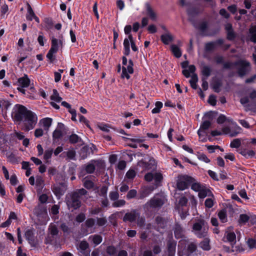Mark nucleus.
Instances as JSON below:
<instances>
[{
	"mask_svg": "<svg viewBox=\"0 0 256 256\" xmlns=\"http://www.w3.org/2000/svg\"><path fill=\"white\" fill-rule=\"evenodd\" d=\"M12 113L16 120L24 122L26 131L33 129L37 123L36 114L22 105H15Z\"/></svg>",
	"mask_w": 256,
	"mask_h": 256,
	"instance_id": "obj_1",
	"label": "nucleus"
},
{
	"mask_svg": "<svg viewBox=\"0 0 256 256\" xmlns=\"http://www.w3.org/2000/svg\"><path fill=\"white\" fill-rule=\"evenodd\" d=\"M86 194V191L84 189L82 188L78 192L67 195L66 201L68 208L74 209L78 208L80 206V196L84 195Z\"/></svg>",
	"mask_w": 256,
	"mask_h": 256,
	"instance_id": "obj_2",
	"label": "nucleus"
},
{
	"mask_svg": "<svg viewBox=\"0 0 256 256\" xmlns=\"http://www.w3.org/2000/svg\"><path fill=\"white\" fill-rule=\"evenodd\" d=\"M51 48L46 54V58L52 62L54 59V54H56L60 48H62L64 40L62 36L56 38L54 36L51 38Z\"/></svg>",
	"mask_w": 256,
	"mask_h": 256,
	"instance_id": "obj_3",
	"label": "nucleus"
},
{
	"mask_svg": "<svg viewBox=\"0 0 256 256\" xmlns=\"http://www.w3.org/2000/svg\"><path fill=\"white\" fill-rule=\"evenodd\" d=\"M192 229L194 234L198 238H204L207 235L208 227L204 220H200L194 224Z\"/></svg>",
	"mask_w": 256,
	"mask_h": 256,
	"instance_id": "obj_4",
	"label": "nucleus"
},
{
	"mask_svg": "<svg viewBox=\"0 0 256 256\" xmlns=\"http://www.w3.org/2000/svg\"><path fill=\"white\" fill-rule=\"evenodd\" d=\"M194 182V178L187 175H180L178 176L176 180V186L180 190L186 189L188 186Z\"/></svg>",
	"mask_w": 256,
	"mask_h": 256,
	"instance_id": "obj_5",
	"label": "nucleus"
},
{
	"mask_svg": "<svg viewBox=\"0 0 256 256\" xmlns=\"http://www.w3.org/2000/svg\"><path fill=\"white\" fill-rule=\"evenodd\" d=\"M236 64L238 67V74L240 76L245 75L250 70V64L246 60H240L236 63Z\"/></svg>",
	"mask_w": 256,
	"mask_h": 256,
	"instance_id": "obj_6",
	"label": "nucleus"
},
{
	"mask_svg": "<svg viewBox=\"0 0 256 256\" xmlns=\"http://www.w3.org/2000/svg\"><path fill=\"white\" fill-rule=\"evenodd\" d=\"M30 84V80L27 75L25 74L24 76L20 78L18 80V90L25 94L24 88H27L29 86Z\"/></svg>",
	"mask_w": 256,
	"mask_h": 256,
	"instance_id": "obj_7",
	"label": "nucleus"
},
{
	"mask_svg": "<svg viewBox=\"0 0 256 256\" xmlns=\"http://www.w3.org/2000/svg\"><path fill=\"white\" fill-rule=\"evenodd\" d=\"M165 198L161 195H156L147 204L150 207L156 208L162 206L164 202Z\"/></svg>",
	"mask_w": 256,
	"mask_h": 256,
	"instance_id": "obj_8",
	"label": "nucleus"
},
{
	"mask_svg": "<svg viewBox=\"0 0 256 256\" xmlns=\"http://www.w3.org/2000/svg\"><path fill=\"white\" fill-rule=\"evenodd\" d=\"M133 63L132 60H130L126 66H123L122 68V73L121 76L122 78H126L128 80L130 78V74L134 72Z\"/></svg>",
	"mask_w": 256,
	"mask_h": 256,
	"instance_id": "obj_9",
	"label": "nucleus"
},
{
	"mask_svg": "<svg viewBox=\"0 0 256 256\" xmlns=\"http://www.w3.org/2000/svg\"><path fill=\"white\" fill-rule=\"evenodd\" d=\"M240 103L246 108V110H251L256 112V101L249 104V98L248 97H244L240 99Z\"/></svg>",
	"mask_w": 256,
	"mask_h": 256,
	"instance_id": "obj_10",
	"label": "nucleus"
},
{
	"mask_svg": "<svg viewBox=\"0 0 256 256\" xmlns=\"http://www.w3.org/2000/svg\"><path fill=\"white\" fill-rule=\"evenodd\" d=\"M174 233L176 238H182L179 243L180 244H185L186 242V237L184 234V231L180 226L176 225L174 230Z\"/></svg>",
	"mask_w": 256,
	"mask_h": 256,
	"instance_id": "obj_11",
	"label": "nucleus"
},
{
	"mask_svg": "<svg viewBox=\"0 0 256 256\" xmlns=\"http://www.w3.org/2000/svg\"><path fill=\"white\" fill-rule=\"evenodd\" d=\"M214 112H208L205 114L206 118H208L210 120H204L200 126L201 129L206 130L211 125L210 120H212Z\"/></svg>",
	"mask_w": 256,
	"mask_h": 256,
	"instance_id": "obj_12",
	"label": "nucleus"
},
{
	"mask_svg": "<svg viewBox=\"0 0 256 256\" xmlns=\"http://www.w3.org/2000/svg\"><path fill=\"white\" fill-rule=\"evenodd\" d=\"M154 160L150 159L149 161V163L140 161L138 163V166L143 168L144 170H148L154 168Z\"/></svg>",
	"mask_w": 256,
	"mask_h": 256,
	"instance_id": "obj_13",
	"label": "nucleus"
},
{
	"mask_svg": "<svg viewBox=\"0 0 256 256\" xmlns=\"http://www.w3.org/2000/svg\"><path fill=\"white\" fill-rule=\"evenodd\" d=\"M146 14H147L152 20L156 21L157 20V14L150 6L146 4Z\"/></svg>",
	"mask_w": 256,
	"mask_h": 256,
	"instance_id": "obj_14",
	"label": "nucleus"
},
{
	"mask_svg": "<svg viewBox=\"0 0 256 256\" xmlns=\"http://www.w3.org/2000/svg\"><path fill=\"white\" fill-rule=\"evenodd\" d=\"M138 214L136 210L132 211L130 212L126 213L124 216L123 220L124 222H134L137 218Z\"/></svg>",
	"mask_w": 256,
	"mask_h": 256,
	"instance_id": "obj_15",
	"label": "nucleus"
},
{
	"mask_svg": "<svg viewBox=\"0 0 256 256\" xmlns=\"http://www.w3.org/2000/svg\"><path fill=\"white\" fill-rule=\"evenodd\" d=\"M173 40L174 36L170 32H168L161 36V40L165 44H168Z\"/></svg>",
	"mask_w": 256,
	"mask_h": 256,
	"instance_id": "obj_16",
	"label": "nucleus"
},
{
	"mask_svg": "<svg viewBox=\"0 0 256 256\" xmlns=\"http://www.w3.org/2000/svg\"><path fill=\"white\" fill-rule=\"evenodd\" d=\"M88 247V242L86 241H82L79 244L78 249L80 252L86 256V255L89 253Z\"/></svg>",
	"mask_w": 256,
	"mask_h": 256,
	"instance_id": "obj_17",
	"label": "nucleus"
},
{
	"mask_svg": "<svg viewBox=\"0 0 256 256\" xmlns=\"http://www.w3.org/2000/svg\"><path fill=\"white\" fill-rule=\"evenodd\" d=\"M52 119L50 118H46L41 120L40 122L44 130H48L52 125Z\"/></svg>",
	"mask_w": 256,
	"mask_h": 256,
	"instance_id": "obj_18",
	"label": "nucleus"
},
{
	"mask_svg": "<svg viewBox=\"0 0 256 256\" xmlns=\"http://www.w3.org/2000/svg\"><path fill=\"white\" fill-rule=\"evenodd\" d=\"M190 184L192 189L197 192H200L205 186V185L200 184L194 178V182H192Z\"/></svg>",
	"mask_w": 256,
	"mask_h": 256,
	"instance_id": "obj_19",
	"label": "nucleus"
},
{
	"mask_svg": "<svg viewBox=\"0 0 256 256\" xmlns=\"http://www.w3.org/2000/svg\"><path fill=\"white\" fill-rule=\"evenodd\" d=\"M88 240L92 242L94 246H96L102 242V238L100 235H93L89 237Z\"/></svg>",
	"mask_w": 256,
	"mask_h": 256,
	"instance_id": "obj_20",
	"label": "nucleus"
},
{
	"mask_svg": "<svg viewBox=\"0 0 256 256\" xmlns=\"http://www.w3.org/2000/svg\"><path fill=\"white\" fill-rule=\"evenodd\" d=\"M240 154L246 158H253L255 156V152L251 150L244 149L240 151Z\"/></svg>",
	"mask_w": 256,
	"mask_h": 256,
	"instance_id": "obj_21",
	"label": "nucleus"
},
{
	"mask_svg": "<svg viewBox=\"0 0 256 256\" xmlns=\"http://www.w3.org/2000/svg\"><path fill=\"white\" fill-rule=\"evenodd\" d=\"M198 192V196L200 198H204L206 196H210L212 194L211 192L206 188V186Z\"/></svg>",
	"mask_w": 256,
	"mask_h": 256,
	"instance_id": "obj_22",
	"label": "nucleus"
},
{
	"mask_svg": "<svg viewBox=\"0 0 256 256\" xmlns=\"http://www.w3.org/2000/svg\"><path fill=\"white\" fill-rule=\"evenodd\" d=\"M176 248V242L174 241H170L168 243V251L169 256H174Z\"/></svg>",
	"mask_w": 256,
	"mask_h": 256,
	"instance_id": "obj_23",
	"label": "nucleus"
},
{
	"mask_svg": "<svg viewBox=\"0 0 256 256\" xmlns=\"http://www.w3.org/2000/svg\"><path fill=\"white\" fill-rule=\"evenodd\" d=\"M196 70V68L194 65H190L188 67V69H186L182 70V74L186 77L188 78L190 76V74H195L194 72Z\"/></svg>",
	"mask_w": 256,
	"mask_h": 256,
	"instance_id": "obj_24",
	"label": "nucleus"
},
{
	"mask_svg": "<svg viewBox=\"0 0 256 256\" xmlns=\"http://www.w3.org/2000/svg\"><path fill=\"white\" fill-rule=\"evenodd\" d=\"M130 42L128 36V38H126L124 41V54L126 56H128L130 53Z\"/></svg>",
	"mask_w": 256,
	"mask_h": 256,
	"instance_id": "obj_25",
	"label": "nucleus"
},
{
	"mask_svg": "<svg viewBox=\"0 0 256 256\" xmlns=\"http://www.w3.org/2000/svg\"><path fill=\"white\" fill-rule=\"evenodd\" d=\"M225 237L226 238L228 242L231 243H235L236 236L233 232H226L225 234Z\"/></svg>",
	"mask_w": 256,
	"mask_h": 256,
	"instance_id": "obj_26",
	"label": "nucleus"
},
{
	"mask_svg": "<svg viewBox=\"0 0 256 256\" xmlns=\"http://www.w3.org/2000/svg\"><path fill=\"white\" fill-rule=\"evenodd\" d=\"M171 50L176 58H180L182 56V52L180 48L176 45L172 44L170 46Z\"/></svg>",
	"mask_w": 256,
	"mask_h": 256,
	"instance_id": "obj_27",
	"label": "nucleus"
},
{
	"mask_svg": "<svg viewBox=\"0 0 256 256\" xmlns=\"http://www.w3.org/2000/svg\"><path fill=\"white\" fill-rule=\"evenodd\" d=\"M198 81V78L196 74H193L191 75V78L190 80V82L191 86L194 88H197V84L196 83Z\"/></svg>",
	"mask_w": 256,
	"mask_h": 256,
	"instance_id": "obj_28",
	"label": "nucleus"
},
{
	"mask_svg": "<svg viewBox=\"0 0 256 256\" xmlns=\"http://www.w3.org/2000/svg\"><path fill=\"white\" fill-rule=\"evenodd\" d=\"M35 16L36 15L33 12L32 8L28 4V12L26 16V19L28 20H32Z\"/></svg>",
	"mask_w": 256,
	"mask_h": 256,
	"instance_id": "obj_29",
	"label": "nucleus"
},
{
	"mask_svg": "<svg viewBox=\"0 0 256 256\" xmlns=\"http://www.w3.org/2000/svg\"><path fill=\"white\" fill-rule=\"evenodd\" d=\"M238 132H232L228 127H225L222 130V134H228L230 136L233 137L236 136Z\"/></svg>",
	"mask_w": 256,
	"mask_h": 256,
	"instance_id": "obj_30",
	"label": "nucleus"
},
{
	"mask_svg": "<svg viewBox=\"0 0 256 256\" xmlns=\"http://www.w3.org/2000/svg\"><path fill=\"white\" fill-rule=\"evenodd\" d=\"M251 41L256 42V26H252L250 29Z\"/></svg>",
	"mask_w": 256,
	"mask_h": 256,
	"instance_id": "obj_31",
	"label": "nucleus"
},
{
	"mask_svg": "<svg viewBox=\"0 0 256 256\" xmlns=\"http://www.w3.org/2000/svg\"><path fill=\"white\" fill-rule=\"evenodd\" d=\"M48 232L52 236H56L58 234V230L56 226L53 224H51L48 228Z\"/></svg>",
	"mask_w": 256,
	"mask_h": 256,
	"instance_id": "obj_32",
	"label": "nucleus"
},
{
	"mask_svg": "<svg viewBox=\"0 0 256 256\" xmlns=\"http://www.w3.org/2000/svg\"><path fill=\"white\" fill-rule=\"evenodd\" d=\"M209 242V240L208 238H205L202 242H200V247L204 250H209L210 249Z\"/></svg>",
	"mask_w": 256,
	"mask_h": 256,
	"instance_id": "obj_33",
	"label": "nucleus"
},
{
	"mask_svg": "<svg viewBox=\"0 0 256 256\" xmlns=\"http://www.w3.org/2000/svg\"><path fill=\"white\" fill-rule=\"evenodd\" d=\"M51 99L56 101V102H60L62 98L60 96L59 94L56 90H53V94L51 96Z\"/></svg>",
	"mask_w": 256,
	"mask_h": 256,
	"instance_id": "obj_34",
	"label": "nucleus"
},
{
	"mask_svg": "<svg viewBox=\"0 0 256 256\" xmlns=\"http://www.w3.org/2000/svg\"><path fill=\"white\" fill-rule=\"evenodd\" d=\"M162 107V103L160 102H157L155 104V108L152 110V114H158L160 112L161 108Z\"/></svg>",
	"mask_w": 256,
	"mask_h": 256,
	"instance_id": "obj_35",
	"label": "nucleus"
},
{
	"mask_svg": "<svg viewBox=\"0 0 256 256\" xmlns=\"http://www.w3.org/2000/svg\"><path fill=\"white\" fill-rule=\"evenodd\" d=\"M53 152L52 148H49L45 150L44 152V158L46 160V162L50 158L52 155Z\"/></svg>",
	"mask_w": 256,
	"mask_h": 256,
	"instance_id": "obj_36",
	"label": "nucleus"
},
{
	"mask_svg": "<svg viewBox=\"0 0 256 256\" xmlns=\"http://www.w3.org/2000/svg\"><path fill=\"white\" fill-rule=\"evenodd\" d=\"M25 236L26 240L29 241V242L32 244L34 238L32 231L30 230H27L25 232Z\"/></svg>",
	"mask_w": 256,
	"mask_h": 256,
	"instance_id": "obj_37",
	"label": "nucleus"
},
{
	"mask_svg": "<svg viewBox=\"0 0 256 256\" xmlns=\"http://www.w3.org/2000/svg\"><path fill=\"white\" fill-rule=\"evenodd\" d=\"M202 72L204 76L208 77L210 74L211 69L209 66H204L202 68Z\"/></svg>",
	"mask_w": 256,
	"mask_h": 256,
	"instance_id": "obj_38",
	"label": "nucleus"
},
{
	"mask_svg": "<svg viewBox=\"0 0 256 256\" xmlns=\"http://www.w3.org/2000/svg\"><path fill=\"white\" fill-rule=\"evenodd\" d=\"M218 216L222 222H226V214L224 210L220 211L218 214Z\"/></svg>",
	"mask_w": 256,
	"mask_h": 256,
	"instance_id": "obj_39",
	"label": "nucleus"
},
{
	"mask_svg": "<svg viewBox=\"0 0 256 256\" xmlns=\"http://www.w3.org/2000/svg\"><path fill=\"white\" fill-rule=\"evenodd\" d=\"M163 177L162 174L160 172H154V180L156 184H157L158 183L161 182Z\"/></svg>",
	"mask_w": 256,
	"mask_h": 256,
	"instance_id": "obj_40",
	"label": "nucleus"
},
{
	"mask_svg": "<svg viewBox=\"0 0 256 256\" xmlns=\"http://www.w3.org/2000/svg\"><path fill=\"white\" fill-rule=\"evenodd\" d=\"M126 204V201L124 200H117L112 204V206L114 208L121 207Z\"/></svg>",
	"mask_w": 256,
	"mask_h": 256,
	"instance_id": "obj_41",
	"label": "nucleus"
},
{
	"mask_svg": "<svg viewBox=\"0 0 256 256\" xmlns=\"http://www.w3.org/2000/svg\"><path fill=\"white\" fill-rule=\"evenodd\" d=\"M240 139L236 138L234 140L230 143V146L232 148H238L240 146Z\"/></svg>",
	"mask_w": 256,
	"mask_h": 256,
	"instance_id": "obj_42",
	"label": "nucleus"
},
{
	"mask_svg": "<svg viewBox=\"0 0 256 256\" xmlns=\"http://www.w3.org/2000/svg\"><path fill=\"white\" fill-rule=\"evenodd\" d=\"M214 204V199L213 198H208L205 201V206L208 208H211Z\"/></svg>",
	"mask_w": 256,
	"mask_h": 256,
	"instance_id": "obj_43",
	"label": "nucleus"
},
{
	"mask_svg": "<svg viewBox=\"0 0 256 256\" xmlns=\"http://www.w3.org/2000/svg\"><path fill=\"white\" fill-rule=\"evenodd\" d=\"M249 220V217L245 214H240V216L239 222L240 224H244Z\"/></svg>",
	"mask_w": 256,
	"mask_h": 256,
	"instance_id": "obj_44",
	"label": "nucleus"
},
{
	"mask_svg": "<svg viewBox=\"0 0 256 256\" xmlns=\"http://www.w3.org/2000/svg\"><path fill=\"white\" fill-rule=\"evenodd\" d=\"M84 186L88 189H90L94 186V183L90 180H86L84 182Z\"/></svg>",
	"mask_w": 256,
	"mask_h": 256,
	"instance_id": "obj_45",
	"label": "nucleus"
},
{
	"mask_svg": "<svg viewBox=\"0 0 256 256\" xmlns=\"http://www.w3.org/2000/svg\"><path fill=\"white\" fill-rule=\"evenodd\" d=\"M62 136V132L60 129H56L53 132V138L54 139L59 138Z\"/></svg>",
	"mask_w": 256,
	"mask_h": 256,
	"instance_id": "obj_46",
	"label": "nucleus"
},
{
	"mask_svg": "<svg viewBox=\"0 0 256 256\" xmlns=\"http://www.w3.org/2000/svg\"><path fill=\"white\" fill-rule=\"evenodd\" d=\"M109 196L111 200H116L118 198L119 194L117 192L114 191L110 192V193Z\"/></svg>",
	"mask_w": 256,
	"mask_h": 256,
	"instance_id": "obj_47",
	"label": "nucleus"
},
{
	"mask_svg": "<svg viewBox=\"0 0 256 256\" xmlns=\"http://www.w3.org/2000/svg\"><path fill=\"white\" fill-rule=\"evenodd\" d=\"M80 140V138L78 135L76 134H72L70 137V141L72 143H76L78 142Z\"/></svg>",
	"mask_w": 256,
	"mask_h": 256,
	"instance_id": "obj_48",
	"label": "nucleus"
},
{
	"mask_svg": "<svg viewBox=\"0 0 256 256\" xmlns=\"http://www.w3.org/2000/svg\"><path fill=\"white\" fill-rule=\"evenodd\" d=\"M198 158L202 161H203L206 163H208L210 162V160L204 154H200L198 156Z\"/></svg>",
	"mask_w": 256,
	"mask_h": 256,
	"instance_id": "obj_49",
	"label": "nucleus"
},
{
	"mask_svg": "<svg viewBox=\"0 0 256 256\" xmlns=\"http://www.w3.org/2000/svg\"><path fill=\"white\" fill-rule=\"evenodd\" d=\"M94 170V166L92 164H88L86 168V172L90 174L93 172Z\"/></svg>",
	"mask_w": 256,
	"mask_h": 256,
	"instance_id": "obj_50",
	"label": "nucleus"
},
{
	"mask_svg": "<svg viewBox=\"0 0 256 256\" xmlns=\"http://www.w3.org/2000/svg\"><path fill=\"white\" fill-rule=\"evenodd\" d=\"M129 39L130 42V44H131V47H132V50L134 52L137 51L138 48L135 44V43L133 40V38H132V34L129 35Z\"/></svg>",
	"mask_w": 256,
	"mask_h": 256,
	"instance_id": "obj_51",
	"label": "nucleus"
},
{
	"mask_svg": "<svg viewBox=\"0 0 256 256\" xmlns=\"http://www.w3.org/2000/svg\"><path fill=\"white\" fill-rule=\"evenodd\" d=\"M136 173L133 170H130L126 174V176L128 178H133L136 176Z\"/></svg>",
	"mask_w": 256,
	"mask_h": 256,
	"instance_id": "obj_52",
	"label": "nucleus"
},
{
	"mask_svg": "<svg viewBox=\"0 0 256 256\" xmlns=\"http://www.w3.org/2000/svg\"><path fill=\"white\" fill-rule=\"evenodd\" d=\"M208 102L212 106H215L216 103V96L213 95L210 96L208 100Z\"/></svg>",
	"mask_w": 256,
	"mask_h": 256,
	"instance_id": "obj_53",
	"label": "nucleus"
},
{
	"mask_svg": "<svg viewBox=\"0 0 256 256\" xmlns=\"http://www.w3.org/2000/svg\"><path fill=\"white\" fill-rule=\"evenodd\" d=\"M0 150L2 152L6 150V146L5 144L4 140L2 138H0Z\"/></svg>",
	"mask_w": 256,
	"mask_h": 256,
	"instance_id": "obj_54",
	"label": "nucleus"
},
{
	"mask_svg": "<svg viewBox=\"0 0 256 256\" xmlns=\"http://www.w3.org/2000/svg\"><path fill=\"white\" fill-rule=\"evenodd\" d=\"M156 222L158 226L161 228H164L166 224V221L161 218H157L156 219Z\"/></svg>",
	"mask_w": 256,
	"mask_h": 256,
	"instance_id": "obj_55",
	"label": "nucleus"
},
{
	"mask_svg": "<svg viewBox=\"0 0 256 256\" xmlns=\"http://www.w3.org/2000/svg\"><path fill=\"white\" fill-rule=\"evenodd\" d=\"M247 244L250 248H254L256 247V240L253 239H249Z\"/></svg>",
	"mask_w": 256,
	"mask_h": 256,
	"instance_id": "obj_56",
	"label": "nucleus"
},
{
	"mask_svg": "<svg viewBox=\"0 0 256 256\" xmlns=\"http://www.w3.org/2000/svg\"><path fill=\"white\" fill-rule=\"evenodd\" d=\"M154 173L149 172L145 175L144 178L148 182H150L154 180Z\"/></svg>",
	"mask_w": 256,
	"mask_h": 256,
	"instance_id": "obj_57",
	"label": "nucleus"
},
{
	"mask_svg": "<svg viewBox=\"0 0 256 256\" xmlns=\"http://www.w3.org/2000/svg\"><path fill=\"white\" fill-rule=\"evenodd\" d=\"M136 219H138L137 220L138 225L140 227L144 225V218L142 216L140 217V215L138 214V216Z\"/></svg>",
	"mask_w": 256,
	"mask_h": 256,
	"instance_id": "obj_58",
	"label": "nucleus"
},
{
	"mask_svg": "<svg viewBox=\"0 0 256 256\" xmlns=\"http://www.w3.org/2000/svg\"><path fill=\"white\" fill-rule=\"evenodd\" d=\"M136 194V191L134 190H130L128 192L127 194V198H134Z\"/></svg>",
	"mask_w": 256,
	"mask_h": 256,
	"instance_id": "obj_59",
	"label": "nucleus"
},
{
	"mask_svg": "<svg viewBox=\"0 0 256 256\" xmlns=\"http://www.w3.org/2000/svg\"><path fill=\"white\" fill-rule=\"evenodd\" d=\"M44 134V131L42 128H37L35 130L34 136L36 138L42 136Z\"/></svg>",
	"mask_w": 256,
	"mask_h": 256,
	"instance_id": "obj_60",
	"label": "nucleus"
},
{
	"mask_svg": "<svg viewBox=\"0 0 256 256\" xmlns=\"http://www.w3.org/2000/svg\"><path fill=\"white\" fill-rule=\"evenodd\" d=\"M98 128L100 130L104 132H108L110 131V128L106 124H100L98 125Z\"/></svg>",
	"mask_w": 256,
	"mask_h": 256,
	"instance_id": "obj_61",
	"label": "nucleus"
},
{
	"mask_svg": "<svg viewBox=\"0 0 256 256\" xmlns=\"http://www.w3.org/2000/svg\"><path fill=\"white\" fill-rule=\"evenodd\" d=\"M148 30L150 33H155L157 31L156 27L154 24H150L148 28Z\"/></svg>",
	"mask_w": 256,
	"mask_h": 256,
	"instance_id": "obj_62",
	"label": "nucleus"
},
{
	"mask_svg": "<svg viewBox=\"0 0 256 256\" xmlns=\"http://www.w3.org/2000/svg\"><path fill=\"white\" fill-rule=\"evenodd\" d=\"M94 220L92 218L88 219L86 222V226L88 228L93 226L94 224Z\"/></svg>",
	"mask_w": 256,
	"mask_h": 256,
	"instance_id": "obj_63",
	"label": "nucleus"
},
{
	"mask_svg": "<svg viewBox=\"0 0 256 256\" xmlns=\"http://www.w3.org/2000/svg\"><path fill=\"white\" fill-rule=\"evenodd\" d=\"M67 156L70 160H74L75 157V152L73 150H70L67 152Z\"/></svg>",
	"mask_w": 256,
	"mask_h": 256,
	"instance_id": "obj_64",
	"label": "nucleus"
}]
</instances>
